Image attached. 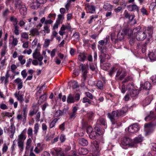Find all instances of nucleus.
<instances>
[{
	"label": "nucleus",
	"mask_w": 156,
	"mask_h": 156,
	"mask_svg": "<svg viewBox=\"0 0 156 156\" xmlns=\"http://www.w3.org/2000/svg\"><path fill=\"white\" fill-rule=\"evenodd\" d=\"M145 120H152L149 123L145 124L144 125L146 135H149L154 131L156 128V115L153 111H151L145 118Z\"/></svg>",
	"instance_id": "obj_1"
},
{
	"label": "nucleus",
	"mask_w": 156,
	"mask_h": 156,
	"mask_svg": "<svg viewBox=\"0 0 156 156\" xmlns=\"http://www.w3.org/2000/svg\"><path fill=\"white\" fill-rule=\"evenodd\" d=\"M126 108H122L119 110L113 111L111 113H108V117L110 119L113 125L116 124L119 126L121 125L122 123L119 122H118V119L119 117L122 115L126 112Z\"/></svg>",
	"instance_id": "obj_2"
},
{
	"label": "nucleus",
	"mask_w": 156,
	"mask_h": 156,
	"mask_svg": "<svg viewBox=\"0 0 156 156\" xmlns=\"http://www.w3.org/2000/svg\"><path fill=\"white\" fill-rule=\"evenodd\" d=\"M107 126V123L105 119L100 117L97 121L94 129L99 132V135H101L104 133L105 129H106Z\"/></svg>",
	"instance_id": "obj_3"
},
{
	"label": "nucleus",
	"mask_w": 156,
	"mask_h": 156,
	"mask_svg": "<svg viewBox=\"0 0 156 156\" xmlns=\"http://www.w3.org/2000/svg\"><path fill=\"white\" fill-rule=\"evenodd\" d=\"M79 68L82 73L81 83L80 86L84 87L85 85V81L87 77V75L88 72V70L86 66L84 64H81L79 66Z\"/></svg>",
	"instance_id": "obj_4"
},
{
	"label": "nucleus",
	"mask_w": 156,
	"mask_h": 156,
	"mask_svg": "<svg viewBox=\"0 0 156 156\" xmlns=\"http://www.w3.org/2000/svg\"><path fill=\"white\" fill-rule=\"evenodd\" d=\"M98 49L101 50V55H100L99 59H100V62L101 63H103L105 62L106 59H109L111 58V55L106 54L104 53V47H102V46H100V45H98Z\"/></svg>",
	"instance_id": "obj_5"
},
{
	"label": "nucleus",
	"mask_w": 156,
	"mask_h": 156,
	"mask_svg": "<svg viewBox=\"0 0 156 156\" xmlns=\"http://www.w3.org/2000/svg\"><path fill=\"white\" fill-rule=\"evenodd\" d=\"M147 27H144L141 31L137 32L136 35V39L138 41H143L147 37Z\"/></svg>",
	"instance_id": "obj_6"
},
{
	"label": "nucleus",
	"mask_w": 156,
	"mask_h": 156,
	"mask_svg": "<svg viewBox=\"0 0 156 156\" xmlns=\"http://www.w3.org/2000/svg\"><path fill=\"white\" fill-rule=\"evenodd\" d=\"M121 143L122 148L125 149L126 148V147L127 146L131 147H134L133 140L126 137H124L122 138Z\"/></svg>",
	"instance_id": "obj_7"
},
{
	"label": "nucleus",
	"mask_w": 156,
	"mask_h": 156,
	"mask_svg": "<svg viewBox=\"0 0 156 156\" xmlns=\"http://www.w3.org/2000/svg\"><path fill=\"white\" fill-rule=\"evenodd\" d=\"M94 128L93 129L91 126H89L86 128V132L87 133L89 134V136L91 139L94 140L97 138L99 135V132L97 130L94 129Z\"/></svg>",
	"instance_id": "obj_8"
},
{
	"label": "nucleus",
	"mask_w": 156,
	"mask_h": 156,
	"mask_svg": "<svg viewBox=\"0 0 156 156\" xmlns=\"http://www.w3.org/2000/svg\"><path fill=\"white\" fill-rule=\"evenodd\" d=\"M153 29L154 28L152 26L150 25L147 27V30H146L145 31H147V33L148 34V36H147V40L145 43L144 44H146V45H147L151 41L153 33Z\"/></svg>",
	"instance_id": "obj_9"
},
{
	"label": "nucleus",
	"mask_w": 156,
	"mask_h": 156,
	"mask_svg": "<svg viewBox=\"0 0 156 156\" xmlns=\"http://www.w3.org/2000/svg\"><path fill=\"white\" fill-rule=\"evenodd\" d=\"M126 75V72L125 70H123L122 68L119 69L117 70L115 76L117 80H122Z\"/></svg>",
	"instance_id": "obj_10"
},
{
	"label": "nucleus",
	"mask_w": 156,
	"mask_h": 156,
	"mask_svg": "<svg viewBox=\"0 0 156 156\" xmlns=\"http://www.w3.org/2000/svg\"><path fill=\"white\" fill-rule=\"evenodd\" d=\"M51 154L55 156H66L63 151L60 147L53 148L51 151Z\"/></svg>",
	"instance_id": "obj_11"
},
{
	"label": "nucleus",
	"mask_w": 156,
	"mask_h": 156,
	"mask_svg": "<svg viewBox=\"0 0 156 156\" xmlns=\"http://www.w3.org/2000/svg\"><path fill=\"white\" fill-rule=\"evenodd\" d=\"M85 6L87 13L91 14L95 13L96 7L94 5L88 3L85 4Z\"/></svg>",
	"instance_id": "obj_12"
},
{
	"label": "nucleus",
	"mask_w": 156,
	"mask_h": 156,
	"mask_svg": "<svg viewBox=\"0 0 156 156\" xmlns=\"http://www.w3.org/2000/svg\"><path fill=\"white\" fill-rule=\"evenodd\" d=\"M126 130L127 129H125L126 131ZM127 130L128 132L133 133L137 132L139 129L137 124H134L129 126Z\"/></svg>",
	"instance_id": "obj_13"
},
{
	"label": "nucleus",
	"mask_w": 156,
	"mask_h": 156,
	"mask_svg": "<svg viewBox=\"0 0 156 156\" xmlns=\"http://www.w3.org/2000/svg\"><path fill=\"white\" fill-rule=\"evenodd\" d=\"M14 95L20 103L23 102V101L24 93L22 91L20 90L18 92H16L14 94Z\"/></svg>",
	"instance_id": "obj_14"
},
{
	"label": "nucleus",
	"mask_w": 156,
	"mask_h": 156,
	"mask_svg": "<svg viewBox=\"0 0 156 156\" xmlns=\"http://www.w3.org/2000/svg\"><path fill=\"white\" fill-rule=\"evenodd\" d=\"M122 31L125 35H128L129 37L131 36L133 34V31L129 28V26L127 25L125 26L123 29Z\"/></svg>",
	"instance_id": "obj_15"
},
{
	"label": "nucleus",
	"mask_w": 156,
	"mask_h": 156,
	"mask_svg": "<svg viewBox=\"0 0 156 156\" xmlns=\"http://www.w3.org/2000/svg\"><path fill=\"white\" fill-rule=\"evenodd\" d=\"M87 53L85 52H80L78 55V58L81 62H84L87 58Z\"/></svg>",
	"instance_id": "obj_16"
},
{
	"label": "nucleus",
	"mask_w": 156,
	"mask_h": 156,
	"mask_svg": "<svg viewBox=\"0 0 156 156\" xmlns=\"http://www.w3.org/2000/svg\"><path fill=\"white\" fill-rule=\"evenodd\" d=\"M127 8L129 11H136L137 13L139 12V8L136 5H129L127 6Z\"/></svg>",
	"instance_id": "obj_17"
},
{
	"label": "nucleus",
	"mask_w": 156,
	"mask_h": 156,
	"mask_svg": "<svg viewBox=\"0 0 156 156\" xmlns=\"http://www.w3.org/2000/svg\"><path fill=\"white\" fill-rule=\"evenodd\" d=\"M140 87L141 88L146 90H150L152 87L151 84L148 81L145 82L144 84H141Z\"/></svg>",
	"instance_id": "obj_18"
},
{
	"label": "nucleus",
	"mask_w": 156,
	"mask_h": 156,
	"mask_svg": "<svg viewBox=\"0 0 156 156\" xmlns=\"http://www.w3.org/2000/svg\"><path fill=\"white\" fill-rule=\"evenodd\" d=\"M26 132V129H24L21 134L18 136V140H21V141H23L26 139V138L25 135Z\"/></svg>",
	"instance_id": "obj_19"
},
{
	"label": "nucleus",
	"mask_w": 156,
	"mask_h": 156,
	"mask_svg": "<svg viewBox=\"0 0 156 156\" xmlns=\"http://www.w3.org/2000/svg\"><path fill=\"white\" fill-rule=\"evenodd\" d=\"M47 93H44L42 95L40 96L38 101V103L39 105H41L42 103L45 102L47 98Z\"/></svg>",
	"instance_id": "obj_20"
},
{
	"label": "nucleus",
	"mask_w": 156,
	"mask_h": 156,
	"mask_svg": "<svg viewBox=\"0 0 156 156\" xmlns=\"http://www.w3.org/2000/svg\"><path fill=\"white\" fill-rule=\"evenodd\" d=\"M75 102L74 95L72 94H69L67 98V103L68 104H71L74 103Z\"/></svg>",
	"instance_id": "obj_21"
},
{
	"label": "nucleus",
	"mask_w": 156,
	"mask_h": 156,
	"mask_svg": "<svg viewBox=\"0 0 156 156\" xmlns=\"http://www.w3.org/2000/svg\"><path fill=\"white\" fill-rule=\"evenodd\" d=\"M124 38V34L122 33H119L117 35V38L115 39L114 42L116 44L119 41H121Z\"/></svg>",
	"instance_id": "obj_22"
},
{
	"label": "nucleus",
	"mask_w": 156,
	"mask_h": 156,
	"mask_svg": "<svg viewBox=\"0 0 156 156\" xmlns=\"http://www.w3.org/2000/svg\"><path fill=\"white\" fill-rule=\"evenodd\" d=\"M79 144L83 146H87L88 144L87 140L83 138H80L78 140Z\"/></svg>",
	"instance_id": "obj_23"
},
{
	"label": "nucleus",
	"mask_w": 156,
	"mask_h": 156,
	"mask_svg": "<svg viewBox=\"0 0 156 156\" xmlns=\"http://www.w3.org/2000/svg\"><path fill=\"white\" fill-rule=\"evenodd\" d=\"M148 55L151 62L156 61V52H152L148 54Z\"/></svg>",
	"instance_id": "obj_24"
},
{
	"label": "nucleus",
	"mask_w": 156,
	"mask_h": 156,
	"mask_svg": "<svg viewBox=\"0 0 156 156\" xmlns=\"http://www.w3.org/2000/svg\"><path fill=\"white\" fill-rule=\"evenodd\" d=\"M24 5L20 0H15V1L14 7L16 9H19L22 7L21 6Z\"/></svg>",
	"instance_id": "obj_25"
},
{
	"label": "nucleus",
	"mask_w": 156,
	"mask_h": 156,
	"mask_svg": "<svg viewBox=\"0 0 156 156\" xmlns=\"http://www.w3.org/2000/svg\"><path fill=\"white\" fill-rule=\"evenodd\" d=\"M96 86L97 89L101 90H103L105 87V86L104 85L103 83L101 80H98L97 81Z\"/></svg>",
	"instance_id": "obj_26"
},
{
	"label": "nucleus",
	"mask_w": 156,
	"mask_h": 156,
	"mask_svg": "<svg viewBox=\"0 0 156 156\" xmlns=\"http://www.w3.org/2000/svg\"><path fill=\"white\" fill-rule=\"evenodd\" d=\"M22 7L20 8V14L23 16H25L27 14V8L25 5L21 6Z\"/></svg>",
	"instance_id": "obj_27"
},
{
	"label": "nucleus",
	"mask_w": 156,
	"mask_h": 156,
	"mask_svg": "<svg viewBox=\"0 0 156 156\" xmlns=\"http://www.w3.org/2000/svg\"><path fill=\"white\" fill-rule=\"evenodd\" d=\"M143 137L141 135H139L138 136L135 138L133 142L134 143V146L135 144H138L140 142H141L143 140Z\"/></svg>",
	"instance_id": "obj_28"
},
{
	"label": "nucleus",
	"mask_w": 156,
	"mask_h": 156,
	"mask_svg": "<svg viewBox=\"0 0 156 156\" xmlns=\"http://www.w3.org/2000/svg\"><path fill=\"white\" fill-rule=\"evenodd\" d=\"M139 94L138 90L134 89L130 92V95L131 98L135 97L137 96Z\"/></svg>",
	"instance_id": "obj_29"
},
{
	"label": "nucleus",
	"mask_w": 156,
	"mask_h": 156,
	"mask_svg": "<svg viewBox=\"0 0 156 156\" xmlns=\"http://www.w3.org/2000/svg\"><path fill=\"white\" fill-rule=\"evenodd\" d=\"M17 144L19 150L21 152L23 151L24 150V141L19 140Z\"/></svg>",
	"instance_id": "obj_30"
},
{
	"label": "nucleus",
	"mask_w": 156,
	"mask_h": 156,
	"mask_svg": "<svg viewBox=\"0 0 156 156\" xmlns=\"http://www.w3.org/2000/svg\"><path fill=\"white\" fill-rule=\"evenodd\" d=\"M79 154H80L84 155L88 153V151L86 148H80L78 149Z\"/></svg>",
	"instance_id": "obj_31"
},
{
	"label": "nucleus",
	"mask_w": 156,
	"mask_h": 156,
	"mask_svg": "<svg viewBox=\"0 0 156 156\" xmlns=\"http://www.w3.org/2000/svg\"><path fill=\"white\" fill-rule=\"evenodd\" d=\"M59 118H57L54 119L49 124V127L50 129H51L54 127L56 123L59 120Z\"/></svg>",
	"instance_id": "obj_32"
},
{
	"label": "nucleus",
	"mask_w": 156,
	"mask_h": 156,
	"mask_svg": "<svg viewBox=\"0 0 156 156\" xmlns=\"http://www.w3.org/2000/svg\"><path fill=\"white\" fill-rule=\"evenodd\" d=\"M41 53L40 52L38 51L37 49H35L33 54V58L35 59L37 58V57H39Z\"/></svg>",
	"instance_id": "obj_33"
},
{
	"label": "nucleus",
	"mask_w": 156,
	"mask_h": 156,
	"mask_svg": "<svg viewBox=\"0 0 156 156\" xmlns=\"http://www.w3.org/2000/svg\"><path fill=\"white\" fill-rule=\"evenodd\" d=\"M87 115L89 119L92 120L94 116V113L92 111H90L87 113Z\"/></svg>",
	"instance_id": "obj_34"
},
{
	"label": "nucleus",
	"mask_w": 156,
	"mask_h": 156,
	"mask_svg": "<svg viewBox=\"0 0 156 156\" xmlns=\"http://www.w3.org/2000/svg\"><path fill=\"white\" fill-rule=\"evenodd\" d=\"M91 143L96 148V150L97 151H99V144L98 142L96 140H95L92 142Z\"/></svg>",
	"instance_id": "obj_35"
},
{
	"label": "nucleus",
	"mask_w": 156,
	"mask_h": 156,
	"mask_svg": "<svg viewBox=\"0 0 156 156\" xmlns=\"http://www.w3.org/2000/svg\"><path fill=\"white\" fill-rule=\"evenodd\" d=\"M44 30H41V32H44V35H45V33L46 32L47 34H48L50 33V30L49 29V27L47 25H44Z\"/></svg>",
	"instance_id": "obj_36"
},
{
	"label": "nucleus",
	"mask_w": 156,
	"mask_h": 156,
	"mask_svg": "<svg viewBox=\"0 0 156 156\" xmlns=\"http://www.w3.org/2000/svg\"><path fill=\"white\" fill-rule=\"evenodd\" d=\"M47 0H36L37 4H36L37 7H39L40 4H44L45 3Z\"/></svg>",
	"instance_id": "obj_37"
},
{
	"label": "nucleus",
	"mask_w": 156,
	"mask_h": 156,
	"mask_svg": "<svg viewBox=\"0 0 156 156\" xmlns=\"http://www.w3.org/2000/svg\"><path fill=\"white\" fill-rule=\"evenodd\" d=\"M98 16V15H92L90 17V19L88 20V23L89 24H90L93 22V20L94 19L97 18Z\"/></svg>",
	"instance_id": "obj_38"
},
{
	"label": "nucleus",
	"mask_w": 156,
	"mask_h": 156,
	"mask_svg": "<svg viewBox=\"0 0 156 156\" xmlns=\"http://www.w3.org/2000/svg\"><path fill=\"white\" fill-rule=\"evenodd\" d=\"M61 115H62V112H61V110H57L54 115L55 117H59Z\"/></svg>",
	"instance_id": "obj_39"
},
{
	"label": "nucleus",
	"mask_w": 156,
	"mask_h": 156,
	"mask_svg": "<svg viewBox=\"0 0 156 156\" xmlns=\"http://www.w3.org/2000/svg\"><path fill=\"white\" fill-rule=\"evenodd\" d=\"M147 46L146 44H143L141 46V50L142 53L146 54V50L147 49Z\"/></svg>",
	"instance_id": "obj_40"
},
{
	"label": "nucleus",
	"mask_w": 156,
	"mask_h": 156,
	"mask_svg": "<svg viewBox=\"0 0 156 156\" xmlns=\"http://www.w3.org/2000/svg\"><path fill=\"white\" fill-rule=\"evenodd\" d=\"M133 80V78L131 76H129L125 78L124 80L122 81V83H126L129 81H131Z\"/></svg>",
	"instance_id": "obj_41"
},
{
	"label": "nucleus",
	"mask_w": 156,
	"mask_h": 156,
	"mask_svg": "<svg viewBox=\"0 0 156 156\" xmlns=\"http://www.w3.org/2000/svg\"><path fill=\"white\" fill-rule=\"evenodd\" d=\"M134 85L133 84L129 83L126 86V89L129 91L134 89Z\"/></svg>",
	"instance_id": "obj_42"
},
{
	"label": "nucleus",
	"mask_w": 156,
	"mask_h": 156,
	"mask_svg": "<svg viewBox=\"0 0 156 156\" xmlns=\"http://www.w3.org/2000/svg\"><path fill=\"white\" fill-rule=\"evenodd\" d=\"M12 45L14 46H16L18 43V41L16 38H14V36H12Z\"/></svg>",
	"instance_id": "obj_43"
},
{
	"label": "nucleus",
	"mask_w": 156,
	"mask_h": 156,
	"mask_svg": "<svg viewBox=\"0 0 156 156\" xmlns=\"http://www.w3.org/2000/svg\"><path fill=\"white\" fill-rule=\"evenodd\" d=\"M73 37L75 38L76 41H79L80 39L79 34L78 32H75L73 35Z\"/></svg>",
	"instance_id": "obj_44"
},
{
	"label": "nucleus",
	"mask_w": 156,
	"mask_h": 156,
	"mask_svg": "<svg viewBox=\"0 0 156 156\" xmlns=\"http://www.w3.org/2000/svg\"><path fill=\"white\" fill-rule=\"evenodd\" d=\"M60 140L61 143L64 142L66 140V136L64 134H61L60 137Z\"/></svg>",
	"instance_id": "obj_45"
},
{
	"label": "nucleus",
	"mask_w": 156,
	"mask_h": 156,
	"mask_svg": "<svg viewBox=\"0 0 156 156\" xmlns=\"http://www.w3.org/2000/svg\"><path fill=\"white\" fill-rule=\"evenodd\" d=\"M10 12L8 9H7L3 12V16L6 18L7 15L9 14Z\"/></svg>",
	"instance_id": "obj_46"
},
{
	"label": "nucleus",
	"mask_w": 156,
	"mask_h": 156,
	"mask_svg": "<svg viewBox=\"0 0 156 156\" xmlns=\"http://www.w3.org/2000/svg\"><path fill=\"white\" fill-rule=\"evenodd\" d=\"M65 122H64L59 126V128L62 131H64L65 129Z\"/></svg>",
	"instance_id": "obj_47"
},
{
	"label": "nucleus",
	"mask_w": 156,
	"mask_h": 156,
	"mask_svg": "<svg viewBox=\"0 0 156 156\" xmlns=\"http://www.w3.org/2000/svg\"><path fill=\"white\" fill-rule=\"evenodd\" d=\"M121 92L123 94H124L126 90H127L126 89V87L124 85V84H123L122 86H121V88H120Z\"/></svg>",
	"instance_id": "obj_48"
},
{
	"label": "nucleus",
	"mask_w": 156,
	"mask_h": 156,
	"mask_svg": "<svg viewBox=\"0 0 156 156\" xmlns=\"http://www.w3.org/2000/svg\"><path fill=\"white\" fill-rule=\"evenodd\" d=\"M15 128L13 124L11 125L9 131L11 133H14Z\"/></svg>",
	"instance_id": "obj_49"
},
{
	"label": "nucleus",
	"mask_w": 156,
	"mask_h": 156,
	"mask_svg": "<svg viewBox=\"0 0 156 156\" xmlns=\"http://www.w3.org/2000/svg\"><path fill=\"white\" fill-rule=\"evenodd\" d=\"M140 10L143 15H148V14L147 11L144 8H142Z\"/></svg>",
	"instance_id": "obj_50"
},
{
	"label": "nucleus",
	"mask_w": 156,
	"mask_h": 156,
	"mask_svg": "<svg viewBox=\"0 0 156 156\" xmlns=\"http://www.w3.org/2000/svg\"><path fill=\"white\" fill-rule=\"evenodd\" d=\"M5 112H2L1 113V116H0V121L5 120Z\"/></svg>",
	"instance_id": "obj_51"
},
{
	"label": "nucleus",
	"mask_w": 156,
	"mask_h": 156,
	"mask_svg": "<svg viewBox=\"0 0 156 156\" xmlns=\"http://www.w3.org/2000/svg\"><path fill=\"white\" fill-rule=\"evenodd\" d=\"M0 108L2 110H6L8 108V107L5 104L3 103L0 104Z\"/></svg>",
	"instance_id": "obj_52"
},
{
	"label": "nucleus",
	"mask_w": 156,
	"mask_h": 156,
	"mask_svg": "<svg viewBox=\"0 0 156 156\" xmlns=\"http://www.w3.org/2000/svg\"><path fill=\"white\" fill-rule=\"evenodd\" d=\"M38 32V30L36 28H34L31 30L30 33L33 36H34L35 34Z\"/></svg>",
	"instance_id": "obj_53"
},
{
	"label": "nucleus",
	"mask_w": 156,
	"mask_h": 156,
	"mask_svg": "<svg viewBox=\"0 0 156 156\" xmlns=\"http://www.w3.org/2000/svg\"><path fill=\"white\" fill-rule=\"evenodd\" d=\"M50 41L49 39H46L45 41L44 44V46L45 48H47L48 47L50 44Z\"/></svg>",
	"instance_id": "obj_54"
},
{
	"label": "nucleus",
	"mask_w": 156,
	"mask_h": 156,
	"mask_svg": "<svg viewBox=\"0 0 156 156\" xmlns=\"http://www.w3.org/2000/svg\"><path fill=\"white\" fill-rule=\"evenodd\" d=\"M80 94L78 93H76L74 96V98L75 101H78L80 99Z\"/></svg>",
	"instance_id": "obj_55"
},
{
	"label": "nucleus",
	"mask_w": 156,
	"mask_h": 156,
	"mask_svg": "<svg viewBox=\"0 0 156 156\" xmlns=\"http://www.w3.org/2000/svg\"><path fill=\"white\" fill-rule=\"evenodd\" d=\"M14 83H16L17 85L19 84H20V83H23L22 80H21L19 78H18L16 79L14 81Z\"/></svg>",
	"instance_id": "obj_56"
},
{
	"label": "nucleus",
	"mask_w": 156,
	"mask_h": 156,
	"mask_svg": "<svg viewBox=\"0 0 156 156\" xmlns=\"http://www.w3.org/2000/svg\"><path fill=\"white\" fill-rule=\"evenodd\" d=\"M89 68L92 71H94L95 69V67L94 64L92 63H90Z\"/></svg>",
	"instance_id": "obj_57"
},
{
	"label": "nucleus",
	"mask_w": 156,
	"mask_h": 156,
	"mask_svg": "<svg viewBox=\"0 0 156 156\" xmlns=\"http://www.w3.org/2000/svg\"><path fill=\"white\" fill-rule=\"evenodd\" d=\"M69 119H74L76 117V114H73V112H72L69 114Z\"/></svg>",
	"instance_id": "obj_58"
},
{
	"label": "nucleus",
	"mask_w": 156,
	"mask_h": 156,
	"mask_svg": "<svg viewBox=\"0 0 156 156\" xmlns=\"http://www.w3.org/2000/svg\"><path fill=\"white\" fill-rule=\"evenodd\" d=\"M8 149V147L6 144H4L3 145L2 149V151L3 153L6 152Z\"/></svg>",
	"instance_id": "obj_59"
},
{
	"label": "nucleus",
	"mask_w": 156,
	"mask_h": 156,
	"mask_svg": "<svg viewBox=\"0 0 156 156\" xmlns=\"http://www.w3.org/2000/svg\"><path fill=\"white\" fill-rule=\"evenodd\" d=\"M78 108H79L76 106H74L73 107L72 109V112H73V114H76Z\"/></svg>",
	"instance_id": "obj_60"
},
{
	"label": "nucleus",
	"mask_w": 156,
	"mask_h": 156,
	"mask_svg": "<svg viewBox=\"0 0 156 156\" xmlns=\"http://www.w3.org/2000/svg\"><path fill=\"white\" fill-rule=\"evenodd\" d=\"M112 13L111 12H107L106 13L105 16L108 19H109L112 17Z\"/></svg>",
	"instance_id": "obj_61"
},
{
	"label": "nucleus",
	"mask_w": 156,
	"mask_h": 156,
	"mask_svg": "<svg viewBox=\"0 0 156 156\" xmlns=\"http://www.w3.org/2000/svg\"><path fill=\"white\" fill-rule=\"evenodd\" d=\"M21 37L23 38L26 39H28V36L26 32L23 33L21 34Z\"/></svg>",
	"instance_id": "obj_62"
},
{
	"label": "nucleus",
	"mask_w": 156,
	"mask_h": 156,
	"mask_svg": "<svg viewBox=\"0 0 156 156\" xmlns=\"http://www.w3.org/2000/svg\"><path fill=\"white\" fill-rule=\"evenodd\" d=\"M54 134L51 135H47L46 136V141H49L50 140H51L53 139L54 137Z\"/></svg>",
	"instance_id": "obj_63"
},
{
	"label": "nucleus",
	"mask_w": 156,
	"mask_h": 156,
	"mask_svg": "<svg viewBox=\"0 0 156 156\" xmlns=\"http://www.w3.org/2000/svg\"><path fill=\"white\" fill-rule=\"evenodd\" d=\"M69 156H78L77 153L75 151H71L69 154Z\"/></svg>",
	"instance_id": "obj_64"
}]
</instances>
